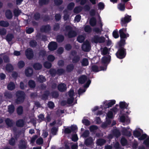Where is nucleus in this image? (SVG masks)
I'll list each match as a JSON object with an SVG mask.
<instances>
[{"mask_svg": "<svg viewBox=\"0 0 149 149\" xmlns=\"http://www.w3.org/2000/svg\"><path fill=\"white\" fill-rule=\"evenodd\" d=\"M49 73L52 77H54L57 74L56 70L54 68H51L49 70Z\"/></svg>", "mask_w": 149, "mask_h": 149, "instance_id": "obj_44", "label": "nucleus"}, {"mask_svg": "<svg viewBox=\"0 0 149 149\" xmlns=\"http://www.w3.org/2000/svg\"><path fill=\"white\" fill-rule=\"evenodd\" d=\"M112 134L117 138L120 136L121 135V133L120 130L117 129H115L113 131Z\"/></svg>", "mask_w": 149, "mask_h": 149, "instance_id": "obj_33", "label": "nucleus"}, {"mask_svg": "<svg viewBox=\"0 0 149 149\" xmlns=\"http://www.w3.org/2000/svg\"><path fill=\"white\" fill-rule=\"evenodd\" d=\"M44 66L47 69L50 68L52 66V63L48 61H45L44 63Z\"/></svg>", "mask_w": 149, "mask_h": 149, "instance_id": "obj_57", "label": "nucleus"}, {"mask_svg": "<svg viewBox=\"0 0 149 149\" xmlns=\"http://www.w3.org/2000/svg\"><path fill=\"white\" fill-rule=\"evenodd\" d=\"M58 130V128L55 127H52L51 129V132L52 134L54 135H56Z\"/></svg>", "mask_w": 149, "mask_h": 149, "instance_id": "obj_60", "label": "nucleus"}, {"mask_svg": "<svg viewBox=\"0 0 149 149\" xmlns=\"http://www.w3.org/2000/svg\"><path fill=\"white\" fill-rule=\"evenodd\" d=\"M111 60V56L109 55H107L102 57L101 59V63L102 65H108L110 63Z\"/></svg>", "mask_w": 149, "mask_h": 149, "instance_id": "obj_8", "label": "nucleus"}, {"mask_svg": "<svg viewBox=\"0 0 149 149\" xmlns=\"http://www.w3.org/2000/svg\"><path fill=\"white\" fill-rule=\"evenodd\" d=\"M14 38V36L13 34L8 33L7 35L6 36V39L7 42H10Z\"/></svg>", "mask_w": 149, "mask_h": 149, "instance_id": "obj_37", "label": "nucleus"}, {"mask_svg": "<svg viewBox=\"0 0 149 149\" xmlns=\"http://www.w3.org/2000/svg\"><path fill=\"white\" fill-rule=\"evenodd\" d=\"M70 127L71 129L72 132H76L77 131V127L76 125H72Z\"/></svg>", "mask_w": 149, "mask_h": 149, "instance_id": "obj_63", "label": "nucleus"}, {"mask_svg": "<svg viewBox=\"0 0 149 149\" xmlns=\"http://www.w3.org/2000/svg\"><path fill=\"white\" fill-rule=\"evenodd\" d=\"M84 31L86 32L90 33L92 31V29L89 25H86L84 27Z\"/></svg>", "mask_w": 149, "mask_h": 149, "instance_id": "obj_48", "label": "nucleus"}, {"mask_svg": "<svg viewBox=\"0 0 149 149\" xmlns=\"http://www.w3.org/2000/svg\"><path fill=\"white\" fill-rule=\"evenodd\" d=\"M75 6V4L74 2H71L69 3L67 6V8L70 10H72L74 8Z\"/></svg>", "mask_w": 149, "mask_h": 149, "instance_id": "obj_54", "label": "nucleus"}, {"mask_svg": "<svg viewBox=\"0 0 149 149\" xmlns=\"http://www.w3.org/2000/svg\"><path fill=\"white\" fill-rule=\"evenodd\" d=\"M33 67L36 70H39L42 69V65L40 63H35L33 64Z\"/></svg>", "mask_w": 149, "mask_h": 149, "instance_id": "obj_26", "label": "nucleus"}, {"mask_svg": "<svg viewBox=\"0 0 149 149\" xmlns=\"http://www.w3.org/2000/svg\"><path fill=\"white\" fill-rule=\"evenodd\" d=\"M82 10V8L80 6L76 7L74 9L73 11L74 13H78L81 12Z\"/></svg>", "mask_w": 149, "mask_h": 149, "instance_id": "obj_52", "label": "nucleus"}, {"mask_svg": "<svg viewBox=\"0 0 149 149\" xmlns=\"http://www.w3.org/2000/svg\"><path fill=\"white\" fill-rule=\"evenodd\" d=\"M27 146V143L24 140L21 139L20 141L19 146V149H26Z\"/></svg>", "mask_w": 149, "mask_h": 149, "instance_id": "obj_14", "label": "nucleus"}, {"mask_svg": "<svg viewBox=\"0 0 149 149\" xmlns=\"http://www.w3.org/2000/svg\"><path fill=\"white\" fill-rule=\"evenodd\" d=\"M82 121L83 123L86 126H89L91 124L90 121L84 118L82 120Z\"/></svg>", "mask_w": 149, "mask_h": 149, "instance_id": "obj_61", "label": "nucleus"}, {"mask_svg": "<svg viewBox=\"0 0 149 149\" xmlns=\"http://www.w3.org/2000/svg\"><path fill=\"white\" fill-rule=\"evenodd\" d=\"M57 88L58 90L61 92H65L67 89L66 85L64 83L59 84L57 86Z\"/></svg>", "mask_w": 149, "mask_h": 149, "instance_id": "obj_13", "label": "nucleus"}, {"mask_svg": "<svg viewBox=\"0 0 149 149\" xmlns=\"http://www.w3.org/2000/svg\"><path fill=\"white\" fill-rule=\"evenodd\" d=\"M50 95L52 98H57L58 97L59 94L57 91H53L51 93Z\"/></svg>", "mask_w": 149, "mask_h": 149, "instance_id": "obj_38", "label": "nucleus"}, {"mask_svg": "<svg viewBox=\"0 0 149 149\" xmlns=\"http://www.w3.org/2000/svg\"><path fill=\"white\" fill-rule=\"evenodd\" d=\"M131 20V16L126 14L124 17L121 18L120 24L122 26L126 27L127 26L128 23Z\"/></svg>", "mask_w": 149, "mask_h": 149, "instance_id": "obj_2", "label": "nucleus"}, {"mask_svg": "<svg viewBox=\"0 0 149 149\" xmlns=\"http://www.w3.org/2000/svg\"><path fill=\"white\" fill-rule=\"evenodd\" d=\"M33 18L36 21H38L40 18V14L38 12H36L34 14Z\"/></svg>", "mask_w": 149, "mask_h": 149, "instance_id": "obj_53", "label": "nucleus"}, {"mask_svg": "<svg viewBox=\"0 0 149 149\" xmlns=\"http://www.w3.org/2000/svg\"><path fill=\"white\" fill-rule=\"evenodd\" d=\"M58 47L57 44L56 42L52 41L48 45V49L50 51H54L56 50Z\"/></svg>", "mask_w": 149, "mask_h": 149, "instance_id": "obj_11", "label": "nucleus"}, {"mask_svg": "<svg viewBox=\"0 0 149 149\" xmlns=\"http://www.w3.org/2000/svg\"><path fill=\"white\" fill-rule=\"evenodd\" d=\"M133 134L135 137L139 138L141 135V133L139 130H135L133 131Z\"/></svg>", "mask_w": 149, "mask_h": 149, "instance_id": "obj_56", "label": "nucleus"}, {"mask_svg": "<svg viewBox=\"0 0 149 149\" xmlns=\"http://www.w3.org/2000/svg\"><path fill=\"white\" fill-rule=\"evenodd\" d=\"M25 54L26 58L29 60L32 59L34 56L33 51L30 48H27L26 50Z\"/></svg>", "mask_w": 149, "mask_h": 149, "instance_id": "obj_9", "label": "nucleus"}, {"mask_svg": "<svg viewBox=\"0 0 149 149\" xmlns=\"http://www.w3.org/2000/svg\"><path fill=\"white\" fill-rule=\"evenodd\" d=\"M112 35L113 37L115 38H118L119 37L118 31L117 29L114 30L113 32Z\"/></svg>", "mask_w": 149, "mask_h": 149, "instance_id": "obj_58", "label": "nucleus"}, {"mask_svg": "<svg viewBox=\"0 0 149 149\" xmlns=\"http://www.w3.org/2000/svg\"><path fill=\"white\" fill-rule=\"evenodd\" d=\"M128 106L125 102H120L119 103V107L121 109H127Z\"/></svg>", "mask_w": 149, "mask_h": 149, "instance_id": "obj_43", "label": "nucleus"}, {"mask_svg": "<svg viewBox=\"0 0 149 149\" xmlns=\"http://www.w3.org/2000/svg\"><path fill=\"white\" fill-rule=\"evenodd\" d=\"M120 142L122 146H125L128 143L127 140L125 137H123L121 139Z\"/></svg>", "mask_w": 149, "mask_h": 149, "instance_id": "obj_49", "label": "nucleus"}, {"mask_svg": "<svg viewBox=\"0 0 149 149\" xmlns=\"http://www.w3.org/2000/svg\"><path fill=\"white\" fill-rule=\"evenodd\" d=\"M16 125L19 127H22L24 125V121L23 119H19L16 122Z\"/></svg>", "mask_w": 149, "mask_h": 149, "instance_id": "obj_30", "label": "nucleus"}, {"mask_svg": "<svg viewBox=\"0 0 149 149\" xmlns=\"http://www.w3.org/2000/svg\"><path fill=\"white\" fill-rule=\"evenodd\" d=\"M23 107L22 106H19L17 108V114L19 115H22L23 113Z\"/></svg>", "mask_w": 149, "mask_h": 149, "instance_id": "obj_46", "label": "nucleus"}, {"mask_svg": "<svg viewBox=\"0 0 149 149\" xmlns=\"http://www.w3.org/2000/svg\"><path fill=\"white\" fill-rule=\"evenodd\" d=\"M125 4L123 3H119L117 6L118 9L120 11H124L125 8Z\"/></svg>", "mask_w": 149, "mask_h": 149, "instance_id": "obj_31", "label": "nucleus"}, {"mask_svg": "<svg viewBox=\"0 0 149 149\" xmlns=\"http://www.w3.org/2000/svg\"><path fill=\"white\" fill-rule=\"evenodd\" d=\"M25 65L24 62L23 61H19L17 63V66L19 68L22 69L23 68Z\"/></svg>", "mask_w": 149, "mask_h": 149, "instance_id": "obj_51", "label": "nucleus"}, {"mask_svg": "<svg viewBox=\"0 0 149 149\" xmlns=\"http://www.w3.org/2000/svg\"><path fill=\"white\" fill-rule=\"evenodd\" d=\"M126 55V49L124 48H118V51L116 54L117 58L120 59L124 58Z\"/></svg>", "mask_w": 149, "mask_h": 149, "instance_id": "obj_4", "label": "nucleus"}, {"mask_svg": "<svg viewBox=\"0 0 149 149\" xmlns=\"http://www.w3.org/2000/svg\"><path fill=\"white\" fill-rule=\"evenodd\" d=\"M65 29L66 31H68L67 36L69 38L76 37L77 36L76 31L72 29V27L70 25H66L65 27Z\"/></svg>", "mask_w": 149, "mask_h": 149, "instance_id": "obj_3", "label": "nucleus"}, {"mask_svg": "<svg viewBox=\"0 0 149 149\" xmlns=\"http://www.w3.org/2000/svg\"><path fill=\"white\" fill-rule=\"evenodd\" d=\"M93 143V138L90 136L86 139L84 143L86 146L91 145Z\"/></svg>", "mask_w": 149, "mask_h": 149, "instance_id": "obj_18", "label": "nucleus"}, {"mask_svg": "<svg viewBox=\"0 0 149 149\" xmlns=\"http://www.w3.org/2000/svg\"><path fill=\"white\" fill-rule=\"evenodd\" d=\"M28 85L29 87L31 88H34L35 87L36 84L34 81L30 80L28 82Z\"/></svg>", "mask_w": 149, "mask_h": 149, "instance_id": "obj_45", "label": "nucleus"}, {"mask_svg": "<svg viewBox=\"0 0 149 149\" xmlns=\"http://www.w3.org/2000/svg\"><path fill=\"white\" fill-rule=\"evenodd\" d=\"M29 45L30 47L32 48H35L37 46V42L35 40H33L30 41Z\"/></svg>", "mask_w": 149, "mask_h": 149, "instance_id": "obj_40", "label": "nucleus"}, {"mask_svg": "<svg viewBox=\"0 0 149 149\" xmlns=\"http://www.w3.org/2000/svg\"><path fill=\"white\" fill-rule=\"evenodd\" d=\"M15 86L14 83L10 81L8 84L7 86V89L9 90L12 91L15 88Z\"/></svg>", "mask_w": 149, "mask_h": 149, "instance_id": "obj_25", "label": "nucleus"}, {"mask_svg": "<svg viewBox=\"0 0 149 149\" xmlns=\"http://www.w3.org/2000/svg\"><path fill=\"white\" fill-rule=\"evenodd\" d=\"M15 139L13 137H12L9 141V143L11 146H13L15 144V140L17 139V136H15Z\"/></svg>", "mask_w": 149, "mask_h": 149, "instance_id": "obj_39", "label": "nucleus"}, {"mask_svg": "<svg viewBox=\"0 0 149 149\" xmlns=\"http://www.w3.org/2000/svg\"><path fill=\"white\" fill-rule=\"evenodd\" d=\"M74 69V66L73 64L68 65L66 67V70L67 72H70L72 71Z\"/></svg>", "mask_w": 149, "mask_h": 149, "instance_id": "obj_27", "label": "nucleus"}, {"mask_svg": "<svg viewBox=\"0 0 149 149\" xmlns=\"http://www.w3.org/2000/svg\"><path fill=\"white\" fill-rule=\"evenodd\" d=\"M56 74L59 75L60 76L65 73V71L63 68L58 69L56 70Z\"/></svg>", "mask_w": 149, "mask_h": 149, "instance_id": "obj_50", "label": "nucleus"}, {"mask_svg": "<svg viewBox=\"0 0 149 149\" xmlns=\"http://www.w3.org/2000/svg\"><path fill=\"white\" fill-rule=\"evenodd\" d=\"M70 54L73 57L72 59L73 63H77L79 61L80 57L79 56L77 55V52L75 50L72 51L70 52Z\"/></svg>", "mask_w": 149, "mask_h": 149, "instance_id": "obj_5", "label": "nucleus"}, {"mask_svg": "<svg viewBox=\"0 0 149 149\" xmlns=\"http://www.w3.org/2000/svg\"><path fill=\"white\" fill-rule=\"evenodd\" d=\"M127 29L126 28H123L119 30V32L120 38L125 39L129 36L128 33H127Z\"/></svg>", "mask_w": 149, "mask_h": 149, "instance_id": "obj_7", "label": "nucleus"}, {"mask_svg": "<svg viewBox=\"0 0 149 149\" xmlns=\"http://www.w3.org/2000/svg\"><path fill=\"white\" fill-rule=\"evenodd\" d=\"M81 65L83 66H88L89 64L87 58H84L81 62Z\"/></svg>", "mask_w": 149, "mask_h": 149, "instance_id": "obj_41", "label": "nucleus"}, {"mask_svg": "<svg viewBox=\"0 0 149 149\" xmlns=\"http://www.w3.org/2000/svg\"><path fill=\"white\" fill-rule=\"evenodd\" d=\"M143 144L147 148H149V136L144 140Z\"/></svg>", "mask_w": 149, "mask_h": 149, "instance_id": "obj_59", "label": "nucleus"}, {"mask_svg": "<svg viewBox=\"0 0 149 149\" xmlns=\"http://www.w3.org/2000/svg\"><path fill=\"white\" fill-rule=\"evenodd\" d=\"M116 101L114 100H110L109 102L106 100L103 102L104 107V109H107L111 107L116 103Z\"/></svg>", "mask_w": 149, "mask_h": 149, "instance_id": "obj_10", "label": "nucleus"}, {"mask_svg": "<svg viewBox=\"0 0 149 149\" xmlns=\"http://www.w3.org/2000/svg\"><path fill=\"white\" fill-rule=\"evenodd\" d=\"M106 142V140L103 139H99L96 141L97 145L98 146H102Z\"/></svg>", "mask_w": 149, "mask_h": 149, "instance_id": "obj_24", "label": "nucleus"}, {"mask_svg": "<svg viewBox=\"0 0 149 149\" xmlns=\"http://www.w3.org/2000/svg\"><path fill=\"white\" fill-rule=\"evenodd\" d=\"M5 16L7 19H12L13 15L11 11L9 9L6 10L5 12Z\"/></svg>", "mask_w": 149, "mask_h": 149, "instance_id": "obj_23", "label": "nucleus"}, {"mask_svg": "<svg viewBox=\"0 0 149 149\" xmlns=\"http://www.w3.org/2000/svg\"><path fill=\"white\" fill-rule=\"evenodd\" d=\"M49 94L50 92L49 91H45L44 93L41 95L42 99L44 100H47Z\"/></svg>", "mask_w": 149, "mask_h": 149, "instance_id": "obj_20", "label": "nucleus"}, {"mask_svg": "<svg viewBox=\"0 0 149 149\" xmlns=\"http://www.w3.org/2000/svg\"><path fill=\"white\" fill-rule=\"evenodd\" d=\"M126 40L124 38H120V41L118 42V48H124L125 45L126 44Z\"/></svg>", "mask_w": 149, "mask_h": 149, "instance_id": "obj_19", "label": "nucleus"}, {"mask_svg": "<svg viewBox=\"0 0 149 149\" xmlns=\"http://www.w3.org/2000/svg\"><path fill=\"white\" fill-rule=\"evenodd\" d=\"M87 80V76L83 75L80 77L78 79L79 83L81 84H84Z\"/></svg>", "mask_w": 149, "mask_h": 149, "instance_id": "obj_17", "label": "nucleus"}, {"mask_svg": "<svg viewBox=\"0 0 149 149\" xmlns=\"http://www.w3.org/2000/svg\"><path fill=\"white\" fill-rule=\"evenodd\" d=\"M85 40L84 36L82 35H79L77 38V40L79 43H82L84 42Z\"/></svg>", "mask_w": 149, "mask_h": 149, "instance_id": "obj_55", "label": "nucleus"}, {"mask_svg": "<svg viewBox=\"0 0 149 149\" xmlns=\"http://www.w3.org/2000/svg\"><path fill=\"white\" fill-rule=\"evenodd\" d=\"M122 133L123 135L129 137L131 136L132 135L131 132L128 131L125 127L123 129L122 131Z\"/></svg>", "mask_w": 149, "mask_h": 149, "instance_id": "obj_21", "label": "nucleus"}, {"mask_svg": "<svg viewBox=\"0 0 149 149\" xmlns=\"http://www.w3.org/2000/svg\"><path fill=\"white\" fill-rule=\"evenodd\" d=\"M38 55L39 57L44 58L47 56L46 51L44 49H41L39 51Z\"/></svg>", "mask_w": 149, "mask_h": 149, "instance_id": "obj_22", "label": "nucleus"}, {"mask_svg": "<svg viewBox=\"0 0 149 149\" xmlns=\"http://www.w3.org/2000/svg\"><path fill=\"white\" fill-rule=\"evenodd\" d=\"M21 13L20 10L19 9H15L14 10L13 13L15 17H18Z\"/></svg>", "mask_w": 149, "mask_h": 149, "instance_id": "obj_64", "label": "nucleus"}, {"mask_svg": "<svg viewBox=\"0 0 149 149\" xmlns=\"http://www.w3.org/2000/svg\"><path fill=\"white\" fill-rule=\"evenodd\" d=\"M8 111L10 114L13 113L15 110V107L13 104L8 106Z\"/></svg>", "mask_w": 149, "mask_h": 149, "instance_id": "obj_32", "label": "nucleus"}, {"mask_svg": "<svg viewBox=\"0 0 149 149\" xmlns=\"http://www.w3.org/2000/svg\"><path fill=\"white\" fill-rule=\"evenodd\" d=\"M148 136L146 134H143L142 135H141V136L138 138V139L139 140H145L146 139Z\"/></svg>", "mask_w": 149, "mask_h": 149, "instance_id": "obj_62", "label": "nucleus"}, {"mask_svg": "<svg viewBox=\"0 0 149 149\" xmlns=\"http://www.w3.org/2000/svg\"><path fill=\"white\" fill-rule=\"evenodd\" d=\"M51 26L49 24H47L42 26L40 28V31L42 32L47 33L51 30Z\"/></svg>", "mask_w": 149, "mask_h": 149, "instance_id": "obj_15", "label": "nucleus"}, {"mask_svg": "<svg viewBox=\"0 0 149 149\" xmlns=\"http://www.w3.org/2000/svg\"><path fill=\"white\" fill-rule=\"evenodd\" d=\"M97 23V20L95 17H91L89 21V24L92 26H94L96 25Z\"/></svg>", "mask_w": 149, "mask_h": 149, "instance_id": "obj_34", "label": "nucleus"}, {"mask_svg": "<svg viewBox=\"0 0 149 149\" xmlns=\"http://www.w3.org/2000/svg\"><path fill=\"white\" fill-rule=\"evenodd\" d=\"M33 69L30 68H28L26 69L25 71V75L28 77H31L33 74Z\"/></svg>", "mask_w": 149, "mask_h": 149, "instance_id": "obj_16", "label": "nucleus"}, {"mask_svg": "<svg viewBox=\"0 0 149 149\" xmlns=\"http://www.w3.org/2000/svg\"><path fill=\"white\" fill-rule=\"evenodd\" d=\"M9 25L8 22L6 21L1 20L0 21V26L3 27H7Z\"/></svg>", "mask_w": 149, "mask_h": 149, "instance_id": "obj_36", "label": "nucleus"}, {"mask_svg": "<svg viewBox=\"0 0 149 149\" xmlns=\"http://www.w3.org/2000/svg\"><path fill=\"white\" fill-rule=\"evenodd\" d=\"M105 38L103 36H99L98 35H95L92 39V41L95 43H103L105 41Z\"/></svg>", "mask_w": 149, "mask_h": 149, "instance_id": "obj_6", "label": "nucleus"}, {"mask_svg": "<svg viewBox=\"0 0 149 149\" xmlns=\"http://www.w3.org/2000/svg\"><path fill=\"white\" fill-rule=\"evenodd\" d=\"M16 96L17 98L15 100V102L17 104H19L24 101L26 94L24 91H18L16 92Z\"/></svg>", "mask_w": 149, "mask_h": 149, "instance_id": "obj_1", "label": "nucleus"}, {"mask_svg": "<svg viewBox=\"0 0 149 149\" xmlns=\"http://www.w3.org/2000/svg\"><path fill=\"white\" fill-rule=\"evenodd\" d=\"M6 69L8 72H10L14 70V67L11 64L8 63L6 64Z\"/></svg>", "mask_w": 149, "mask_h": 149, "instance_id": "obj_29", "label": "nucleus"}, {"mask_svg": "<svg viewBox=\"0 0 149 149\" xmlns=\"http://www.w3.org/2000/svg\"><path fill=\"white\" fill-rule=\"evenodd\" d=\"M49 2V0H39L38 3L40 6L48 4Z\"/></svg>", "mask_w": 149, "mask_h": 149, "instance_id": "obj_42", "label": "nucleus"}, {"mask_svg": "<svg viewBox=\"0 0 149 149\" xmlns=\"http://www.w3.org/2000/svg\"><path fill=\"white\" fill-rule=\"evenodd\" d=\"M82 49L85 52H89L91 49V46L89 42H88L84 43L82 46Z\"/></svg>", "mask_w": 149, "mask_h": 149, "instance_id": "obj_12", "label": "nucleus"}, {"mask_svg": "<svg viewBox=\"0 0 149 149\" xmlns=\"http://www.w3.org/2000/svg\"><path fill=\"white\" fill-rule=\"evenodd\" d=\"M91 69L92 71L95 72L99 71V69L98 67L96 65H92L91 68Z\"/></svg>", "mask_w": 149, "mask_h": 149, "instance_id": "obj_47", "label": "nucleus"}, {"mask_svg": "<svg viewBox=\"0 0 149 149\" xmlns=\"http://www.w3.org/2000/svg\"><path fill=\"white\" fill-rule=\"evenodd\" d=\"M6 125L9 127H12L14 125L13 121L12 120H11L9 118H6L5 120Z\"/></svg>", "mask_w": 149, "mask_h": 149, "instance_id": "obj_28", "label": "nucleus"}, {"mask_svg": "<svg viewBox=\"0 0 149 149\" xmlns=\"http://www.w3.org/2000/svg\"><path fill=\"white\" fill-rule=\"evenodd\" d=\"M56 40L58 42H62L64 40V37L62 35H58L56 36Z\"/></svg>", "mask_w": 149, "mask_h": 149, "instance_id": "obj_35", "label": "nucleus"}]
</instances>
